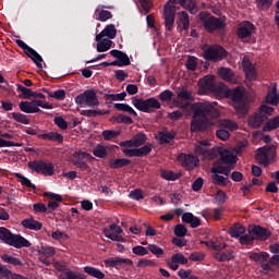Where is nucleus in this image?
<instances>
[{"instance_id": "11", "label": "nucleus", "mask_w": 279, "mask_h": 279, "mask_svg": "<svg viewBox=\"0 0 279 279\" xmlns=\"http://www.w3.org/2000/svg\"><path fill=\"white\" fill-rule=\"evenodd\" d=\"M132 104L134 108L141 110V112H153V110H160V101L156 98L148 99H133Z\"/></svg>"}, {"instance_id": "39", "label": "nucleus", "mask_w": 279, "mask_h": 279, "mask_svg": "<svg viewBox=\"0 0 279 279\" xmlns=\"http://www.w3.org/2000/svg\"><path fill=\"white\" fill-rule=\"evenodd\" d=\"M84 271H85V274H87L88 276H92V278H97V279H104V278H106V275H105L101 270H99V269H97V268H95V267L86 266V267L84 268Z\"/></svg>"}, {"instance_id": "47", "label": "nucleus", "mask_w": 279, "mask_h": 279, "mask_svg": "<svg viewBox=\"0 0 279 279\" xmlns=\"http://www.w3.org/2000/svg\"><path fill=\"white\" fill-rule=\"evenodd\" d=\"M114 108H117V110H120L121 112H128L129 114H132L133 117L137 116V113L134 110V108H132L128 104H116Z\"/></svg>"}, {"instance_id": "32", "label": "nucleus", "mask_w": 279, "mask_h": 279, "mask_svg": "<svg viewBox=\"0 0 279 279\" xmlns=\"http://www.w3.org/2000/svg\"><path fill=\"white\" fill-rule=\"evenodd\" d=\"M98 35L112 40L117 38V27L113 24H109Z\"/></svg>"}, {"instance_id": "63", "label": "nucleus", "mask_w": 279, "mask_h": 279, "mask_svg": "<svg viewBox=\"0 0 279 279\" xmlns=\"http://www.w3.org/2000/svg\"><path fill=\"white\" fill-rule=\"evenodd\" d=\"M254 242V238L251 233L240 235V243L241 245H250Z\"/></svg>"}, {"instance_id": "51", "label": "nucleus", "mask_w": 279, "mask_h": 279, "mask_svg": "<svg viewBox=\"0 0 279 279\" xmlns=\"http://www.w3.org/2000/svg\"><path fill=\"white\" fill-rule=\"evenodd\" d=\"M16 178L19 179L21 184H23V186H27V189H33V191H36V185H34L29 179L25 178L21 173H16Z\"/></svg>"}, {"instance_id": "38", "label": "nucleus", "mask_w": 279, "mask_h": 279, "mask_svg": "<svg viewBox=\"0 0 279 279\" xmlns=\"http://www.w3.org/2000/svg\"><path fill=\"white\" fill-rule=\"evenodd\" d=\"M130 160L125 158L111 159L109 162L110 169H121L122 167H128Z\"/></svg>"}, {"instance_id": "52", "label": "nucleus", "mask_w": 279, "mask_h": 279, "mask_svg": "<svg viewBox=\"0 0 279 279\" xmlns=\"http://www.w3.org/2000/svg\"><path fill=\"white\" fill-rule=\"evenodd\" d=\"M216 258L220 263H227L228 260H232V258H234V253L232 251H229L227 253H220L216 255Z\"/></svg>"}, {"instance_id": "22", "label": "nucleus", "mask_w": 279, "mask_h": 279, "mask_svg": "<svg viewBox=\"0 0 279 279\" xmlns=\"http://www.w3.org/2000/svg\"><path fill=\"white\" fill-rule=\"evenodd\" d=\"M95 40L97 43L96 51L98 53H104L106 51H109V49L112 47V40L99 35V34L96 35Z\"/></svg>"}, {"instance_id": "6", "label": "nucleus", "mask_w": 279, "mask_h": 279, "mask_svg": "<svg viewBox=\"0 0 279 279\" xmlns=\"http://www.w3.org/2000/svg\"><path fill=\"white\" fill-rule=\"evenodd\" d=\"M75 104L80 108H97L99 106V98L95 89H87L75 97Z\"/></svg>"}, {"instance_id": "26", "label": "nucleus", "mask_w": 279, "mask_h": 279, "mask_svg": "<svg viewBox=\"0 0 279 279\" xmlns=\"http://www.w3.org/2000/svg\"><path fill=\"white\" fill-rule=\"evenodd\" d=\"M250 258L251 260H254L255 263H257V265H260L263 269V265H267V263H269V253L267 252L251 253Z\"/></svg>"}, {"instance_id": "18", "label": "nucleus", "mask_w": 279, "mask_h": 279, "mask_svg": "<svg viewBox=\"0 0 279 279\" xmlns=\"http://www.w3.org/2000/svg\"><path fill=\"white\" fill-rule=\"evenodd\" d=\"M178 160L181 162L182 167L187 170L195 169V167H197V162H199V158L197 156L186 154L179 155Z\"/></svg>"}, {"instance_id": "35", "label": "nucleus", "mask_w": 279, "mask_h": 279, "mask_svg": "<svg viewBox=\"0 0 279 279\" xmlns=\"http://www.w3.org/2000/svg\"><path fill=\"white\" fill-rule=\"evenodd\" d=\"M179 3L185 10H189L190 14H197V1L195 0H179Z\"/></svg>"}, {"instance_id": "64", "label": "nucleus", "mask_w": 279, "mask_h": 279, "mask_svg": "<svg viewBox=\"0 0 279 279\" xmlns=\"http://www.w3.org/2000/svg\"><path fill=\"white\" fill-rule=\"evenodd\" d=\"M17 90H20V93H22L24 99H29V97H32V89L23 86V85H17Z\"/></svg>"}, {"instance_id": "58", "label": "nucleus", "mask_w": 279, "mask_h": 279, "mask_svg": "<svg viewBox=\"0 0 279 279\" xmlns=\"http://www.w3.org/2000/svg\"><path fill=\"white\" fill-rule=\"evenodd\" d=\"M0 278L10 279L12 278V271L8 266L0 263Z\"/></svg>"}, {"instance_id": "9", "label": "nucleus", "mask_w": 279, "mask_h": 279, "mask_svg": "<svg viewBox=\"0 0 279 279\" xmlns=\"http://www.w3.org/2000/svg\"><path fill=\"white\" fill-rule=\"evenodd\" d=\"M199 19L206 32H217V29H223L226 27L223 21L213 16L210 13L202 12Z\"/></svg>"}, {"instance_id": "8", "label": "nucleus", "mask_w": 279, "mask_h": 279, "mask_svg": "<svg viewBox=\"0 0 279 279\" xmlns=\"http://www.w3.org/2000/svg\"><path fill=\"white\" fill-rule=\"evenodd\" d=\"M272 113V107H270L269 105H262L259 108V112L248 118V125H251V128H260V125H263V123L267 121V117H271Z\"/></svg>"}, {"instance_id": "20", "label": "nucleus", "mask_w": 279, "mask_h": 279, "mask_svg": "<svg viewBox=\"0 0 279 279\" xmlns=\"http://www.w3.org/2000/svg\"><path fill=\"white\" fill-rule=\"evenodd\" d=\"M38 254L40 263H43L44 265H49L50 263L47 258L56 256V248H53V246L44 245L38 248Z\"/></svg>"}, {"instance_id": "14", "label": "nucleus", "mask_w": 279, "mask_h": 279, "mask_svg": "<svg viewBox=\"0 0 279 279\" xmlns=\"http://www.w3.org/2000/svg\"><path fill=\"white\" fill-rule=\"evenodd\" d=\"M276 156V148L274 146H265L263 148L257 149L256 153V160L259 165H264L267 167L274 157Z\"/></svg>"}, {"instance_id": "29", "label": "nucleus", "mask_w": 279, "mask_h": 279, "mask_svg": "<svg viewBox=\"0 0 279 279\" xmlns=\"http://www.w3.org/2000/svg\"><path fill=\"white\" fill-rule=\"evenodd\" d=\"M182 221H184V223H190L191 228H199V226H202V220L195 217L192 213L183 214Z\"/></svg>"}, {"instance_id": "2", "label": "nucleus", "mask_w": 279, "mask_h": 279, "mask_svg": "<svg viewBox=\"0 0 279 279\" xmlns=\"http://www.w3.org/2000/svg\"><path fill=\"white\" fill-rule=\"evenodd\" d=\"M236 167V157L230 150H222L220 153V158L216 161L215 166L211 169L214 184L218 186H226L228 184V179L223 175H228L232 169ZM222 173V175H219Z\"/></svg>"}, {"instance_id": "41", "label": "nucleus", "mask_w": 279, "mask_h": 279, "mask_svg": "<svg viewBox=\"0 0 279 279\" xmlns=\"http://www.w3.org/2000/svg\"><path fill=\"white\" fill-rule=\"evenodd\" d=\"M93 155L96 158H108V147L98 144L96 147L93 149Z\"/></svg>"}, {"instance_id": "46", "label": "nucleus", "mask_w": 279, "mask_h": 279, "mask_svg": "<svg viewBox=\"0 0 279 279\" xmlns=\"http://www.w3.org/2000/svg\"><path fill=\"white\" fill-rule=\"evenodd\" d=\"M279 128V116L269 120L263 128L264 132H271Z\"/></svg>"}, {"instance_id": "10", "label": "nucleus", "mask_w": 279, "mask_h": 279, "mask_svg": "<svg viewBox=\"0 0 279 279\" xmlns=\"http://www.w3.org/2000/svg\"><path fill=\"white\" fill-rule=\"evenodd\" d=\"M218 128H220V130L216 132L217 137L220 141H228V138H230V132H234L239 125L232 120L222 119L218 121Z\"/></svg>"}, {"instance_id": "27", "label": "nucleus", "mask_w": 279, "mask_h": 279, "mask_svg": "<svg viewBox=\"0 0 279 279\" xmlns=\"http://www.w3.org/2000/svg\"><path fill=\"white\" fill-rule=\"evenodd\" d=\"M107 267H121L122 265H132V259L121 257H110L105 260Z\"/></svg>"}, {"instance_id": "3", "label": "nucleus", "mask_w": 279, "mask_h": 279, "mask_svg": "<svg viewBox=\"0 0 279 279\" xmlns=\"http://www.w3.org/2000/svg\"><path fill=\"white\" fill-rule=\"evenodd\" d=\"M147 136L144 133H137L133 138L124 142H120V147H122V153L129 158H143L151 151V144L145 145ZM142 145H145L141 147Z\"/></svg>"}, {"instance_id": "13", "label": "nucleus", "mask_w": 279, "mask_h": 279, "mask_svg": "<svg viewBox=\"0 0 279 279\" xmlns=\"http://www.w3.org/2000/svg\"><path fill=\"white\" fill-rule=\"evenodd\" d=\"M204 58L206 60H211L214 62H219V60H223L226 58V49L221 46H209L203 49Z\"/></svg>"}, {"instance_id": "53", "label": "nucleus", "mask_w": 279, "mask_h": 279, "mask_svg": "<svg viewBox=\"0 0 279 279\" xmlns=\"http://www.w3.org/2000/svg\"><path fill=\"white\" fill-rule=\"evenodd\" d=\"M175 138V132H162L160 133V143H171Z\"/></svg>"}, {"instance_id": "36", "label": "nucleus", "mask_w": 279, "mask_h": 279, "mask_svg": "<svg viewBox=\"0 0 279 279\" xmlns=\"http://www.w3.org/2000/svg\"><path fill=\"white\" fill-rule=\"evenodd\" d=\"M23 228H27V230H40L43 228V223L34 220V218H27L22 221Z\"/></svg>"}, {"instance_id": "30", "label": "nucleus", "mask_w": 279, "mask_h": 279, "mask_svg": "<svg viewBox=\"0 0 279 279\" xmlns=\"http://www.w3.org/2000/svg\"><path fill=\"white\" fill-rule=\"evenodd\" d=\"M211 93L217 97H230V89L223 83H215Z\"/></svg>"}, {"instance_id": "33", "label": "nucleus", "mask_w": 279, "mask_h": 279, "mask_svg": "<svg viewBox=\"0 0 279 279\" xmlns=\"http://www.w3.org/2000/svg\"><path fill=\"white\" fill-rule=\"evenodd\" d=\"M278 89L276 86H271L268 89V94L266 95V104H270V106H276L278 104Z\"/></svg>"}, {"instance_id": "54", "label": "nucleus", "mask_w": 279, "mask_h": 279, "mask_svg": "<svg viewBox=\"0 0 279 279\" xmlns=\"http://www.w3.org/2000/svg\"><path fill=\"white\" fill-rule=\"evenodd\" d=\"M255 3L258 10H269L274 4V0H256Z\"/></svg>"}, {"instance_id": "7", "label": "nucleus", "mask_w": 279, "mask_h": 279, "mask_svg": "<svg viewBox=\"0 0 279 279\" xmlns=\"http://www.w3.org/2000/svg\"><path fill=\"white\" fill-rule=\"evenodd\" d=\"M208 141H202L197 142L195 144L194 153L196 154V157L203 158L204 160H214V158H217L218 155L221 156V153L225 150H220L219 148H211L208 149Z\"/></svg>"}, {"instance_id": "12", "label": "nucleus", "mask_w": 279, "mask_h": 279, "mask_svg": "<svg viewBox=\"0 0 279 279\" xmlns=\"http://www.w3.org/2000/svg\"><path fill=\"white\" fill-rule=\"evenodd\" d=\"M28 168L43 175H53L54 166L50 161L35 160L28 162Z\"/></svg>"}, {"instance_id": "37", "label": "nucleus", "mask_w": 279, "mask_h": 279, "mask_svg": "<svg viewBox=\"0 0 279 279\" xmlns=\"http://www.w3.org/2000/svg\"><path fill=\"white\" fill-rule=\"evenodd\" d=\"M41 138L44 141H53L56 143H62V141H64V136L58 132L45 133L41 135Z\"/></svg>"}, {"instance_id": "55", "label": "nucleus", "mask_w": 279, "mask_h": 279, "mask_svg": "<svg viewBox=\"0 0 279 279\" xmlns=\"http://www.w3.org/2000/svg\"><path fill=\"white\" fill-rule=\"evenodd\" d=\"M161 178H163V180L173 182V181L178 180L180 178V175H178V173H175L173 171L162 170Z\"/></svg>"}, {"instance_id": "16", "label": "nucleus", "mask_w": 279, "mask_h": 279, "mask_svg": "<svg viewBox=\"0 0 279 279\" xmlns=\"http://www.w3.org/2000/svg\"><path fill=\"white\" fill-rule=\"evenodd\" d=\"M16 43H17L19 47L24 49V51L28 56V58L32 59L33 62H35L36 66L38 69H43V57H40V54H38V52H36V50H34L33 48L27 46V44H25V41L17 39Z\"/></svg>"}, {"instance_id": "24", "label": "nucleus", "mask_w": 279, "mask_h": 279, "mask_svg": "<svg viewBox=\"0 0 279 279\" xmlns=\"http://www.w3.org/2000/svg\"><path fill=\"white\" fill-rule=\"evenodd\" d=\"M242 65L247 80H256V70L254 69V65L250 61V58L244 57L242 60Z\"/></svg>"}, {"instance_id": "21", "label": "nucleus", "mask_w": 279, "mask_h": 279, "mask_svg": "<svg viewBox=\"0 0 279 279\" xmlns=\"http://www.w3.org/2000/svg\"><path fill=\"white\" fill-rule=\"evenodd\" d=\"M254 34V24L251 22H243L238 27V38L244 40V38H250Z\"/></svg>"}, {"instance_id": "57", "label": "nucleus", "mask_w": 279, "mask_h": 279, "mask_svg": "<svg viewBox=\"0 0 279 279\" xmlns=\"http://www.w3.org/2000/svg\"><path fill=\"white\" fill-rule=\"evenodd\" d=\"M148 252H150L151 254L157 256V258H160V256H162V254H165V251L156 244H149Z\"/></svg>"}, {"instance_id": "43", "label": "nucleus", "mask_w": 279, "mask_h": 279, "mask_svg": "<svg viewBox=\"0 0 279 279\" xmlns=\"http://www.w3.org/2000/svg\"><path fill=\"white\" fill-rule=\"evenodd\" d=\"M95 13L98 14L97 20L101 21V23H106V21L112 19V13L110 11L101 10V7H98Z\"/></svg>"}, {"instance_id": "62", "label": "nucleus", "mask_w": 279, "mask_h": 279, "mask_svg": "<svg viewBox=\"0 0 279 279\" xmlns=\"http://www.w3.org/2000/svg\"><path fill=\"white\" fill-rule=\"evenodd\" d=\"M172 258L179 265H186L189 263V259L186 257H184V255L181 253H177V254L172 255Z\"/></svg>"}, {"instance_id": "44", "label": "nucleus", "mask_w": 279, "mask_h": 279, "mask_svg": "<svg viewBox=\"0 0 279 279\" xmlns=\"http://www.w3.org/2000/svg\"><path fill=\"white\" fill-rule=\"evenodd\" d=\"M274 267H279V255H274L265 265H263V270L271 271Z\"/></svg>"}, {"instance_id": "40", "label": "nucleus", "mask_w": 279, "mask_h": 279, "mask_svg": "<svg viewBox=\"0 0 279 279\" xmlns=\"http://www.w3.org/2000/svg\"><path fill=\"white\" fill-rule=\"evenodd\" d=\"M59 279H86V277L77 271L65 270L59 276Z\"/></svg>"}, {"instance_id": "61", "label": "nucleus", "mask_w": 279, "mask_h": 279, "mask_svg": "<svg viewBox=\"0 0 279 279\" xmlns=\"http://www.w3.org/2000/svg\"><path fill=\"white\" fill-rule=\"evenodd\" d=\"M185 65L189 71H195L197 69V58L189 57Z\"/></svg>"}, {"instance_id": "23", "label": "nucleus", "mask_w": 279, "mask_h": 279, "mask_svg": "<svg viewBox=\"0 0 279 279\" xmlns=\"http://www.w3.org/2000/svg\"><path fill=\"white\" fill-rule=\"evenodd\" d=\"M248 233L253 236V240L259 239L260 241H265L269 236V230L260 227L253 226L248 228Z\"/></svg>"}, {"instance_id": "4", "label": "nucleus", "mask_w": 279, "mask_h": 279, "mask_svg": "<svg viewBox=\"0 0 279 279\" xmlns=\"http://www.w3.org/2000/svg\"><path fill=\"white\" fill-rule=\"evenodd\" d=\"M0 241L7 245H11V247H15L16 250L32 246V243H29L27 239L20 234L11 233L10 230L5 227H0Z\"/></svg>"}, {"instance_id": "31", "label": "nucleus", "mask_w": 279, "mask_h": 279, "mask_svg": "<svg viewBox=\"0 0 279 279\" xmlns=\"http://www.w3.org/2000/svg\"><path fill=\"white\" fill-rule=\"evenodd\" d=\"M177 23L180 27V29H185L187 31L190 27V21H189V14L186 12H179L177 14Z\"/></svg>"}, {"instance_id": "17", "label": "nucleus", "mask_w": 279, "mask_h": 279, "mask_svg": "<svg viewBox=\"0 0 279 279\" xmlns=\"http://www.w3.org/2000/svg\"><path fill=\"white\" fill-rule=\"evenodd\" d=\"M163 19L167 32H171L173 23H175V7L166 4L163 8Z\"/></svg>"}, {"instance_id": "49", "label": "nucleus", "mask_w": 279, "mask_h": 279, "mask_svg": "<svg viewBox=\"0 0 279 279\" xmlns=\"http://www.w3.org/2000/svg\"><path fill=\"white\" fill-rule=\"evenodd\" d=\"M114 108H117V110H120L121 112H128L129 114H132L133 117L137 116V113L134 110V108H132L128 104H116Z\"/></svg>"}, {"instance_id": "1", "label": "nucleus", "mask_w": 279, "mask_h": 279, "mask_svg": "<svg viewBox=\"0 0 279 279\" xmlns=\"http://www.w3.org/2000/svg\"><path fill=\"white\" fill-rule=\"evenodd\" d=\"M193 94L186 89H182L178 93L174 104L177 108H182L184 112L189 111L187 114H193V120L191 122L192 132H199L208 128V123L213 117H217V109L213 104L205 102H195L193 105L189 101H193Z\"/></svg>"}, {"instance_id": "15", "label": "nucleus", "mask_w": 279, "mask_h": 279, "mask_svg": "<svg viewBox=\"0 0 279 279\" xmlns=\"http://www.w3.org/2000/svg\"><path fill=\"white\" fill-rule=\"evenodd\" d=\"M105 236L117 243H125V238L121 236L123 234V229L114 223L109 226V229L104 230Z\"/></svg>"}, {"instance_id": "28", "label": "nucleus", "mask_w": 279, "mask_h": 279, "mask_svg": "<svg viewBox=\"0 0 279 279\" xmlns=\"http://www.w3.org/2000/svg\"><path fill=\"white\" fill-rule=\"evenodd\" d=\"M110 56L118 58L119 66H130V57L121 50H111Z\"/></svg>"}, {"instance_id": "56", "label": "nucleus", "mask_w": 279, "mask_h": 279, "mask_svg": "<svg viewBox=\"0 0 279 279\" xmlns=\"http://www.w3.org/2000/svg\"><path fill=\"white\" fill-rule=\"evenodd\" d=\"M121 132L119 131H112V130H105L102 131V137L105 141H112L113 138H117Z\"/></svg>"}, {"instance_id": "50", "label": "nucleus", "mask_w": 279, "mask_h": 279, "mask_svg": "<svg viewBox=\"0 0 279 279\" xmlns=\"http://www.w3.org/2000/svg\"><path fill=\"white\" fill-rule=\"evenodd\" d=\"M11 114L14 121H16L17 123H22L23 125H29V119H27V116L20 112H12Z\"/></svg>"}, {"instance_id": "34", "label": "nucleus", "mask_w": 279, "mask_h": 279, "mask_svg": "<svg viewBox=\"0 0 279 279\" xmlns=\"http://www.w3.org/2000/svg\"><path fill=\"white\" fill-rule=\"evenodd\" d=\"M218 75L226 80V82H230L231 84H234L236 82V78H234V74L232 73V70L228 68H220L218 70Z\"/></svg>"}, {"instance_id": "25", "label": "nucleus", "mask_w": 279, "mask_h": 279, "mask_svg": "<svg viewBox=\"0 0 279 279\" xmlns=\"http://www.w3.org/2000/svg\"><path fill=\"white\" fill-rule=\"evenodd\" d=\"M20 110L26 114H35L36 112H40V108H36V100L21 101Z\"/></svg>"}, {"instance_id": "59", "label": "nucleus", "mask_w": 279, "mask_h": 279, "mask_svg": "<svg viewBox=\"0 0 279 279\" xmlns=\"http://www.w3.org/2000/svg\"><path fill=\"white\" fill-rule=\"evenodd\" d=\"M132 252H133V254H135L136 256H147V254H149L148 248H146V247H144V246H141V245L134 246V247L132 248Z\"/></svg>"}, {"instance_id": "42", "label": "nucleus", "mask_w": 279, "mask_h": 279, "mask_svg": "<svg viewBox=\"0 0 279 279\" xmlns=\"http://www.w3.org/2000/svg\"><path fill=\"white\" fill-rule=\"evenodd\" d=\"M1 260H3V263H8L9 265H14L15 267H21L23 265L21 259L8 254L1 255Z\"/></svg>"}, {"instance_id": "19", "label": "nucleus", "mask_w": 279, "mask_h": 279, "mask_svg": "<svg viewBox=\"0 0 279 279\" xmlns=\"http://www.w3.org/2000/svg\"><path fill=\"white\" fill-rule=\"evenodd\" d=\"M215 77L213 75H207L199 80V93H213L215 89Z\"/></svg>"}, {"instance_id": "60", "label": "nucleus", "mask_w": 279, "mask_h": 279, "mask_svg": "<svg viewBox=\"0 0 279 279\" xmlns=\"http://www.w3.org/2000/svg\"><path fill=\"white\" fill-rule=\"evenodd\" d=\"M187 232H189V230L186 229V227L184 225H177L174 227L175 236L183 238Z\"/></svg>"}, {"instance_id": "45", "label": "nucleus", "mask_w": 279, "mask_h": 279, "mask_svg": "<svg viewBox=\"0 0 279 279\" xmlns=\"http://www.w3.org/2000/svg\"><path fill=\"white\" fill-rule=\"evenodd\" d=\"M229 234L232 236V239H239L242 236V234H245V227L242 225H236L234 228L229 230Z\"/></svg>"}, {"instance_id": "48", "label": "nucleus", "mask_w": 279, "mask_h": 279, "mask_svg": "<svg viewBox=\"0 0 279 279\" xmlns=\"http://www.w3.org/2000/svg\"><path fill=\"white\" fill-rule=\"evenodd\" d=\"M114 108H117V110H120L121 112H128L129 114H132L133 117L137 116V113L134 110V108H132L128 104H116Z\"/></svg>"}, {"instance_id": "5", "label": "nucleus", "mask_w": 279, "mask_h": 279, "mask_svg": "<svg viewBox=\"0 0 279 279\" xmlns=\"http://www.w3.org/2000/svg\"><path fill=\"white\" fill-rule=\"evenodd\" d=\"M232 100L234 101L235 111L240 117H245V113L250 110V100H247V95H245V89L238 87L230 90Z\"/></svg>"}]
</instances>
